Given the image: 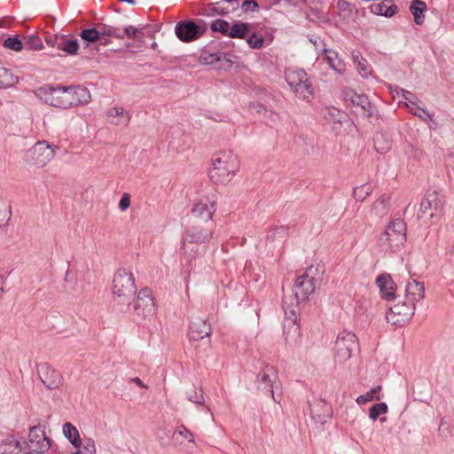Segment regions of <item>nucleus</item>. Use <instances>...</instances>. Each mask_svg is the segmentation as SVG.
Here are the masks:
<instances>
[{
	"mask_svg": "<svg viewBox=\"0 0 454 454\" xmlns=\"http://www.w3.org/2000/svg\"><path fill=\"white\" fill-rule=\"evenodd\" d=\"M37 95L46 104L59 108H68L85 104L90 98L89 90L80 85L64 87L47 84L38 89Z\"/></svg>",
	"mask_w": 454,
	"mask_h": 454,
	"instance_id": "nucleus-1",
	"label": "nucleus"
},
{
	"mask_svg": "<svg viewBox=\"0 0 454 454\" xmlns=\"http://www.w3.org/2000/svg\"><path fill=\"white\" fill-rule=\"evenodd\" d=\"M112 292L119 311L127 312L137 293L133 274L125 269L117 270L113 278Z\"/></svg>",
	"mask_w": 454,
	"mask_h": 454,
	"instance_id": "nucleus-2",
	"label": "nucleus"
},
{
	"mask_svg": "<svg viewBox=\"0 0 454 454\" xmlns=\"http://www.w3.org/2000/svg\"><path fill=\"white\" fill-rule=\"evenodd\" d=\"M214 236L213 229L209 226L202 227L199 224H193L185 229L182 236V251L191 262L195 254L205 251L207 244Z\"/></svg>",
	"mask_w": 454,
	"mask_h": 454,
	"instance_id": "nucleus-3",
	"label": "nucleus"
},
{
	"mask_svg": "<svg viewBox=\"0 0 454 454\" xmlns=\"http://www.w3.org/2000/svg\"><path fill=\"white\" fill-rule=\"evenodd\" d=\"M239 168L238 157L231 151L220 152L213 160L208 176L215 184H225Z\"/></svg>",
	"mask_w": 454,
	"mask_h": 454,
	"instance_id": "nucleus-4",
	"label": "nucleus"
},
{
	"mask_svg": "<svg viewBox=\"0 0 454 454\" xmlns=\"http://www.w3.org/2000/svg\"><path fill=\"white\" fill-rule=\"evenodd\" d=\"M406 241V223L396 218L389 223L379 238V244L385 252H396Z\"/></svg>",
	"mask_w": 454,
	"mask_h": 454,
	"instance_id": "nucleus-5",
	"label": "nucleus"
},
{
	"mask_svg": "<svg viewBox=\"0 0 454 454\" xmlns=\"http://www.w3.org/2000/svg\"><path fill=\"white\" fill-rule=\"evenodd\" d=\"M286 81L294 95L301 100L309 101L314 95V88L308 74L301 68H287Z\"/></svg>",
	"mask_w": 454,
	"mask_h": 454,
	"instance_id": "nucleus-6",
	"label": "nucleus"
},
{
	"mask_svg": "<svg viewBox=\"0 0 454 454\" xmlns=\"http://www.w3.org/2000/svg\"><path fill=\"white\" fill-rule=\"evenodd\" d=\"M313 267L310 266L299 276L293 286V294L287 296L288 301H293L294 308L298 309L299 304L302 301H306L309 295L314 294L317 286L318 279L312 276Z\"/></svg>",
	"mask_w": 454,
	"mask_h": 454,
	"instance_id": "nucleus-7",
	"label": "nucleus"
},
{
	"mask_svg": "<svg viewBox=\"0 0 454 454\" xmlns=\"http://www.w3.org/2000/svg\"><path fill=\"white\" fill-rule=\"evenodd\" d=\"M283 309L286 317L283 322L284 336L286 343L289 346L297 342L301 335L300 326L297 324V310L293 301L290 302L286 296L283 298Z\"/></svg>",
	"mask_w": 454,
	"mask_h": 454,
	"instance_id": "nucleus-8",
	"label": "nucleus"
},
{
	"mask_svg": "<svg viewBox=\"0 0 454 454\" xmlns=\"http://www.w3.org/2000/svg\"><path fill=\"white\" fill-rule=\"evenodd\" d=\"M207 28V24L202 20H183L176 24L175 34L181 42L191 43L205 35Z\"/></svg>",
	"mask_w": 454,
	"mask_h": 454,
	"instance_id": "nucleus-9",
	"label": "nucleus"
},
{
	"mask_svg": "<svg viewBox=\"0 0 454 454\" xmlns=\"http://www.w3.org/2000/svg\"><path fill=\"white\" fill-rule=\"evenodd\" d=\"M44 427L39 423L29 428L28 442L27 443L28 451L24 454H45L48 450L55 451L51 440L45 434Z\"/></svg>",
	"mask_w": 454,
	"mask_h": 454,
	"instance_id": "nucleus-10",
	"label": "nucleus"
},
{
	"mask_svg": "<svg viewBox=\"0 0 454 454\" xmlns=\"http://www.w3.org/2000/svg\"><path fill=\"white\" fill-rule=\"evenodd\" d=\"M445 199L436 190H427L421 203L420 212L428 215L433 220H439L443 212Z\"/></svg>",
	"mask_w": 454,
	"mask_h": 454,
	"instance_id": "nucleus-11",
	"label": "nucleus"
},
{
	"mask_svg": "<svg viewBox=\"0 0 454 454\" xmlns=\"http://www.w3.org/2000/svg\"><path fill=\"white\" fill-rule=\"evenodd\" d=\"M156 305L150 288H142L134 304V317L137 319L151 318L156 314Z\"/></svg>",
	"mask_w": 454,
	"mask_h": 454,
	"instance_id": "nucleus-12",
	"label": "nucleus"
},
{
	"mask_svg": "<svg viewBox=\"0 0 454 454\" xmlns=\"http://www.w3.org/2000/svg\"><path fill=\"white\" fill-rule=\"evenodd\" d=\"M335 359L344 363L351 357L352 353L358 349L356 336L352 333H341L335 341Z\"/></svg>",
	"mask_w": 454,
	"mask_h": 454,
	"instance_id": "nucleus-13",
	"label": "nucleus"
},
{
	"mask_svg": "<svg viewBox=\"0 0 454 454\" xmlns=\"http://www.w3.org/2000/svg\"><path fill=\"white\" fill-rule=\"evenodd\" d=\"M415 304L408 301L395 303L387 312L386 318L388 323L396 326H403L412 317Z\"/></svg>",
	"mask_w": 454,
	"mask_h": 454,
	"instance_id": "nucleus-14",
	"label": "nucleus"
},
{
	"mask_svg": "<svg viewBox=\"0 0 454 454\" xmlns=\"http://www.w3.org/2000/svg\"><path fill=\"white\" fill-rule=\"evenodd\" d=\"M277 380L278 372L275 369V367L266 365L262 371H260L257 373L255 383L258 390L262 391L264 394H270L274 402L279 403L280 395H278L277 396L273 390Z\"/></svg>",
	"mask_w": 454,
	"mask_h": 454,
	"instance_id": "nucleus-15",
	"label": "nucleus"
},
{
	"mask_svg": "<svg viewBox=\"0 0 454 454\" xmlns=\"http://www.w3.org/2000/svg\"><path fill=\"white\" fill-rule=\"evenodd\" d=\"M59 149V147L58 145H49V143L45 140L38 141L28 151V157L30 158L33 164L42 168L52 160L56 151Z\"/></svg>",
	"mask_w": 454,
	"mask_h": 454,
	"instance_id": "nucleus-16",
	"label": "nucleus"
},
{
	"mask_svg": "<svg viewBox=\"0 0 454 454\" xmlns=\"http://www.w3.org/2000/svg\"><path fill=\"white\" fill-rule=\"evenodd\" d=\"M215 211V200L207 197L193 205L191 214L195 219L208 223Z\"/></svg>",
	"mask_w": 454,
	"mask_h": 454,
	"instance_id": "nucleus-17",
	"label": "nucleus"
},
{
	"mask_svg": "<svg viewBox=\"0 0 454 454\" xmlns=\"http://www.w3.org/2000/svg\"><path fill=\"white\" fill-rule=\"evenodd\" d=\"M37 372L41 381L48 389H56L62 384L61 374L47 363L39 364Z\"/></svg>",
	"mask_w": 454,
	"mask_h": 454,
	"instance_id": "nucleus-18",
	"label": "nucleus"
},
{
	"mask_svg": "<svg viewBox=\"0 0 454 454\" xmlns=\"http://www.w3.org/2000/svg\"><path fill=\"white\" fill-rule=\"evenodd\" d=\"M211 333L210 324L206 320L196 319L191 322L188 334L191 340H199L209 337Z\"/></svg>",
	"mask_w": 454,
	"mask_h": 454,
	"instance_id": "nucleus-19",
	"label": "nucleus"
},
{
	"mask_svg": "<svg viewBox=\"0 0 454 454\" xmlns=\"http://www.w3.org/2000/svg\"><path fill=\"white\" fill-rule=\"evenodd\" d=\"M239 7V0H222L220 2L208 4L206 11L207 14H219L222 16L234 12Z\"/></svg>",
	"mask_w": 454,
	"mask_h": 454,
	"instance_id": "nucleus-20",
	"label": "nucleus"
},
{
	"mask_svg": "<svg viewBox=\"0 0 454 454\" xmlns=\"http://www.w3.org/2000/svg\"><path fill=\"white\" fill-rule=\"evenodd\" d=\"M350 102L353 107L356 108L355 112L365 117H371L373 114L374 106L372 105L367 96L363 94H354L350 98Z\"/></svg>",
	"mask_w": 454,
	"mask_h": 454,
	"instance_id": "nucleus-21",
	"label": "nucleus"
},
{
	"mask_svg": "<svg viewBox=\"0 0 454 454\" xmlns=\"http://www.w3.org/2000/svg\"><path fill=\"white\" fill-rule=\"evenodd\" d=\"M376 283L380 288V294L384 299L391 300L394 298L396 285L389 275H380L376 279Z\"/></svg>",
	"mask_w": 454,
	"mask_h": 454,
	"instance_id": "nucleus-22",
	"label": "nucleus"
},
{
	"mask_svg": "<svg viewBox=\"0 0 454 454\" xmlns=\"http://www.w3.org/2000/svg\"><path fill=\"white\" fill-rule=\"evenodd\" d=\"M425 287L424 285L417 280H411L407 283L405 288V300L415 304L424 298Z\"/></svg>",
	"mask_w": 454,
	"mask_h": 454,
	"instance_id": "nucleus-23",
	"label": "nucleus"
},
{
	"mask_svg": "<svg viewBox=\"0 0 454 454\" xmlns=\"http://www.w3.org/2000/svg\"><path fill=\"white\" fill-rule=\"evenodd\" d=\"M79 48L78 40L72 35H61L58 50L63 51L67 55H76Z\"/></svg>",
	"mask_w": 454,
	"mask_h": 454,
	"instance_id": "nucleus-24",
	"label": "nucleus"
},
{
	"mask_svg": "<svg viewBox=\"0 0 454 454\" xmlns=\"http://www.w3.org/2000/svg\"><path fill=\"white\" fill-rule=\"evenodd\" d=\"M23 447L13 435L5 438L0 444V454H21Z\"/></svg>",
	"mask_w": 454,
	"mask_h": 454,
	"instance_id": "nucleus-25",
	"label": "nucleus"
},
{
	"mask_svg": "<svg viewBox=\"0 0 454 454\" xmlns=\"http://www.w3.org/2000/svg\"><path fill=\"white\" fill-rule=\"evenodd\" d=\"M325 58L324 59L329 64L332 69L337 74H341L345 72V63L339 58L338 53L331 50H324Z\"/></svg>",
	"mask_w": 454,
	"mask_h": 454,
	"instance_id": "nucleus-26",
	"label": "nucleus"
},
{
	"mask_svg": "<svg viewBox=\"0 0 454 454\" xmlns=\"http://www.w3.org/2000/svg\"><path fill=\"white\" fill-rule=\"evenodd\" d=\"M389 195L382 194L372 206L371 215L382 217L388 212Z\"/></svg>",
	"mask_w": 454,
	"mask_h": 454,
	"instance_id": "nucleus-27",
	"label": "nucleus"
},
{
	"mask_svg": "<svg viewBox=\"0 0 454 454\" xmlns=\"http://www.w3.org/2000/svg\"><path fill=\"white\" fill-rule=\"evenodd\" d=\"M63 434L74 448H80L82 446L79 432L71 423L67 422L63 425Z\"/></svg>",
	"mask_w": 454,
	"mask_h": 454,
	"instance_id": "nucleus-28",
	"label": "nucleus"
},
{
	"mask_svg": "<svg viewBox=\"0 0 454 454\" xmlns=\"http://www.w3.org/2000/svg\"><path fill=\"white\" fill-rule=\"evenodd\" d=\"M250 25L246 22L238 21L230 27L228 36L231 38L243 39L249 33Z\"/></svg>",
	"mask_w": 454,
	"mask_h": 454,
	"instance_id": "nucleus-29",
	"label": "nucleus"
},
{
	"mask_svg": "<svg viewBox=\"0 0 454 454\" xmlns=\"http://www.w3.org/2000/svg\"><path fill=\"white\" fill-rule=\"evenodd\" d=\"M410 10L414 16L416 24L420 25L424 21V12L427 10V5L420 0H413L410 6Z\"/></svg>",
	"mask_w": 454,
	"mask_h": 454,
	"instance_id": "nucleus-30",
	"label": "nucleus"
},
{
	"mask_svg": "<svg viewBox=\"0 0 454 454\" xmlns=\"http://www.w3.org/2000/svg\"><path fill=\"white\" fill-rule=\"evenodd\" d=\"M214 43L215 42H211L208 47H213ZM221 55L222 54L220 52H210L207 46L201 50L200 61L205 65H212L221 60Z\"/></svg>",
	"mask_w": 454,
	"mask_h": 454,
	"instance_id": "nucleus-31",
	"label": "nucleus"
},
{
	"mask_svg": "<svg viewBox=\"0 0 454 454\" xmlns=\"http://www.w3.org/2000/svg\"><path fill=\"white\" fill-rule=\"evenodd\" d=\"M108 117H119L120 119L114 122L115 125L127 126L130 121L129 114L122 107H113L107 112Z\"/></svg>",
	"mask_w": 454,
	"mask_h": 454,
	"instance_id": "nucleus-32",
	"label": "nucleus"
},
{
	"mask_svg": "<svg viewBox=\"0 0 454 454\" xmlns=\"http://www.w3.org/2000/svg\"><path fill=\"white\" fill-rule=\"evenodd\" d=\"M80 37L82 40L83 48L100 40L98 31L95 27L82 29L80 32Z\"/></svg>",
	"mask_w": 454,
	"mask_h": 454,
	"instance_id": "nucleus-33",
	"label": "nucleus"
},
{
	"mask_svg": "<svg viewBox=\"0 0 454 454\" xmlns=\"http://www.w3.org/2000/svg\"><path fill=\"white\" fill-rule=\"evenodd\" d=\"M18 82V77L14 76L10 70L0 66V88H10Z\"/></svg>",
	"mask_w": 454,
	"mask_h": 454,
	"instance_id": "nucleus-34",
	"label": "nucleus"
},
{
	"mask_svg": "<svg viewBox=\"0 0 454 454\" xmlns=\"http://www.w3.org/2000/svg\"><path fill=\"white\" fill-rule=\"evenodd\" d=\"M382 387L381 386H377L372 387L370 391L365 393L364 395H361L356 398V403L358 404H364L371 401H380L381 399V395H380Z\"/></svg>",
	"mask_w": 454,
	"mask_h": 454,
	"instance_id": "nucleus-35",
	"label": "nucleus"
},
{
	"mask_svg": "<svg viewBox=\"0 0 454 454\" xmlns=\"http://www.w3.org/2000/svg\"><path fill=\"white\" fill-rule=\"evenodd\" d=\"M337 9L338 13L342 20H348L352 16L356 7L346 0H338Z\"/></svg>",
	"mask_w": 454,
	"mask_h": 454,
	"instance_id": "nucleus-36",
	"label": "nucleus"
},
{
	"mask_svg": "<svg viewBox=\"0 0 454 454\" xmlns=\"http://www.w3.org/2000/svg\"><path fill=\"white\" fill-rule=\"evenodd\" d=\"M307 18L312 22L317 23V24H327L329 23V19L325 15V13L318 9H309L307 12Z\"/></svg>",
	"mask_w": 454,
	"mask_h": 454,
	"instance_id": "nucleus-37",
	"label": "nucleus"
},
{
	"mask_svg": "<svg viewBox=\"0 0 454 454\" xmlns=\"http://www.w3.org/2000/svg\"><path fill=\"white\" fill-rule=\"evenodd\" d=\"M373 191L372 184H364L361 186L356 187L353 191L354 198L356 200L364 201L369 197Z\"/></svg>",
	"mask_w": 454,
	"mask_h": 454,
	"instance_id": "nucleus-38",
	"label": "nucleus"
},
{
	"mask_svg": "<svg viewBox=\"0 0 454 454\" xmlns=\"http://www.w3.org/2000/svg\"><path fill=\"white\" fill-rule=\"evenodd\" d=\"M186 397L190 402L200 405H203L205 402L202 387L188 390L186 392Z\"/></svg>",
	"mask_w": 454,
	"mask_h": 454,
	"instance_id": "nucleus-39",
	"label": "nucleus"
},
{
	"mask_svg": "<svg viewBox=\"0 0 454 454\" xmlns=\"http://www.w3.org/2000/svg\"><path fill=\"white\" fill-rule=\"evenodd\" d=\"M387 410L388 408L386 403H374L369 410V417L372 420H376L380 415L386 414Z\"/></svg>",
	"mask_w": 454,
	"mask_h": 454,
	"instance_id": "nucleus-40",
	"label": "nucleus"
},
{
	"mask_svg": "<svg viewBox=\"0 0 454 454\" xmlns=\"http://www.w3.org/2000/svg\"><path fill=\"white\" fill-rule=\"evenodd\" d=\"M210 27L214 32H219L224 35H228L230 32L229 22L222 19H218L213 21L210 25Z\"/></svg>",
	"mask_w": 454,
	"mask_h": 454,
	"instance_id": "nucleus-41",
	"label": "nucleus"
},
{
	"mask_svg": "<svg viewBox=\"0 0 454 454\" xmlns=\"http://www.w3.org/2000/svg\"><path fill=\"white\" fill-rule=\"evenodd\" d=\"M371 11L374 14L392 17L394 15V11H388L387 9V4L385 2L374 3L371 5Z\"/></svg>",
	"mask_w": 454,
	"mask_h": 454,
	"instance_id": "nucleus-42",
	"label": "nucleus"
},
{
	"mask_svg": "<svg viewBox=\"0 0 454 454\" xmlns=\"http://www.w3.org/2000/svg\"><path fill=\"white\" fill-rule=\"evenodd\" d=\"M3 45L14 51H20L23 49V43L18 36L7 37L4 41Z\"/></svg>",
	"mask_w": 454,
	"mask_h": 454,
	"instance_id": "nucleus-43",
	"label": "nucleus"
},
{
	"mask_svg": "<svg viewBox=\"0 0 454 454\" xmlns=\"http://www.w3.org/2000/svg\"><path fill=\"white\" fill-rule=\"evenodd\" d=\"M405 106L407 108H409L410 110V113H411L412 114L418 116L419 118H420L421 120L425 121H428L429 120H431V115L428 114V112L423 108L422 106L419 105H417L416 106H410V105L408 103L405 102Z\"/></svg>",
	"mask_w": 454,
	"mask_h": 454,
	"instance_id": "nucleus-44",
	"label": "nucleus"
},
{
	"mask_svg": "<svg viewBox=\"0 0 454 454\" xmlns=\"http://www.w3.org/2000/svg\"><path fill=\"white\" fill-rule=\"evenodd\" d=\"M176 434L184 437L189 442L194 443L193 434L190 430H188L184 425H181L180 427H177V429L174 432L172 437L175 439Z\"/></svg>",
	"mask_w": 454,
	"mask_h": 454,
	"instance_id": "nucleus-45",
	"label": "nucleus"
},
{
	"mask_svg": "<svg viewBox=\"0 0 454 454\" xmlns=\"http://www.w3.org/2000/svg\"><path fill=\"white\" fill-rule=\"evenodd\" d=\"M26 43L31 50H41L43 46L42 39L35 35H31L26 37Z\"/></svg>",
	"mask_w": 454,
	"mask_h": 454,
	"instance_id": "nucleus-46",
	"label": "nucleus"
},
{
	"mask_svg": "<svg viewBox=\"0 0 454 454\" xmlns=\"http://www.w3.org/2000/svg\"><path fill=\"white\" fill-rule=\"evenodd\" d=\"M247 42L252 49H261L263 46L264 39L262 36L253 33L251 35H249Z\"/></svg>",
	"mask_w": 454,
	"mask_h": 454,
	"instance_id": "nucleus-47",
	"label": "nucleus"
},
{
	"mask_svg": "<svg viewBox=\"0 0 454 454\" xmlns=\"http://www.w3.org/2000/svg\"><path fill=\"white\" fill-rule=\"evenodd\" d=\"M95 28L98 31V35L101 38H104V36L111 37V31H112V26L104 24V23H98L95 27Z\"/></svg>",
	"mask_w": 454,
	"mask_h": 454,
	"instance_id": "nucleus-48",
	"label": "nucleus"
},
{
	"mask_svg": "<svg viewBox=\"0 0 454 454\" xmlns=\"http://www.w3.org/2000/svg\"><path fill=\"white\" fill-rule=\"evenodd\" d=\"M340 115V112L338 109L334 107L327 108L326 114H325V118L333 122H341Z\"/></svg>",
	"mask_w": 454,
	"mask_h": 454,
	"instance_id": "nucleus-49",
	"label": "nucleus"
},
{
	"mask_svg": "<svg viewBox=\"0 0 454 454\" xmlns=\"http://www.w3.org/2000/svg\"><path fill=\"white\" fill-rule=\"evenodd\" d=\"M125 36L137 39L144 35V32L141 29H137L132 26L124 27Z\"/></svg>",
	"mask_w": 454,
	"mask_h": 454,
	"instance_id": "nucleus-50",
	"label": "nucleus"
},
{
	"mask_svg": "<svg viewBox=\"0 0 454 454\" xmlns=\"http://www.w3.org/2000/svg\"><path fill=\"white\" fill-rule=\"evenodd\" d=\"M382 138H383L382 135L376 136L374 138L375 150L381 154L385 153L390 148V145H389L388 141H386L383 145H380V139H382Z\"/></svg>",
	"mask_w": 454,
	"mask_h": 454,
	"instance_id": "nucleus-51",
	"label": "nucleus"
},
{
	"mask_svg": "<svg viewBox=\"0 0 454 454\" xmlns=\"http://www.w3.org/2000/svg\"><path fill=\"white\" fill-rule=\"evenodd\" d=\"M244 12H253L258 11L259 5L255 0H245L241 4Z\"/></svg>",
	"mask_w": 454,
	"mask_h": 454,
	"instance_id": "nucleus-52",
	"label": "nucleus"
},
{
	"mask_svg": "<svg viewBox=\"0 0 454 454\" xmlns=\"http://www.w3.org/2000/svg\"><path fill=\"white\" fill-rule=\"evenodd\" d=\"M400 90L402 92L403 98L411 105H412V106H416L419 104H422V102L411 92L405 90L403 89H401Z\"/></svg>",
	"mask_w": 454,
	"mask_h": 454,
	"instance_id": "nucleus-53",
	"label": "nucleus"
},
{
	"mask_svg": "<svg viewBox=\"0 0 454 454\" xmlns=\"http://www.w3.org/2000/svg\"><path fill=\"white\" fill-rule=\"evenodd\" d=\"M357 71L362 77L366 78L371 74L370 67L365 59L357 61Z\"/></svg>",
	"mask_w": 454,
	"mask_h": 454,
	"instance_id": "nucleus-54",
	"label": "nucleus"
},
{
	"mask_svg": "<svg viewBox=\"0 0 454 454\" xmlns=\"http://www.w3.org/2000/svg\"><path fill=\"white\" fill-rule=\"evenodd\" d=\"M61 35L49 34L45 35L44 40L46 43L52 47L59 49V43L60 41Z\"/></svg>",
	"mask_w": 454,
	"mask_h": 454,
	"instance_id": "nucleus-55",
	"label": "nucleus"
},
{
	"mask_svg": "<svg viewBox=\"0 0 454 454\" xmlns=\"http://www.w3.org/2000/svg\"><path fill=\"white\" fill-rule=\"evenodd\" d=\"M130 206V196L129 193H123L120 201L119 208L121 211H125Z\"/></svg>",
	"mask_w": 454,
	"mask_h": 454,
	"instance_id": "nucleus-56",
	"label": "nucleus"
},
{
	"mask_svg": "<svg viewBox=\"0 0 454 454\" xmlns=\"http://www.w3.org/2000/svg\"><path fill=\"white\" fill-rule=\"evenodd\" d=\"M438 430L442 437L447 438L451 434V430L449 425L444 421V419H442Z\"/></svg>",
	"mask_w": 454,
	"mask_h": 454,
	"instance_id": "nucleus-57",
	"label": "nucleus"
},
{
	"mask_svg": "<svg viewBox=\"0 0 454 454\" xmlns=\"http://www.w3.org/2000/svg\"><path fill=\"white\" fill-rule=\"evenodd\" d=\"M111 37L123 39L125 37L124 28H120L112 26Z\"/></svg>",
	"mask_w": 454,
	"mask_h": 454,
	"instance_id": "nucleus-58",
	"label": "nucleus"
},
{
	"mask_svg": "<svg viewBox=\"0 0 454 454\" xmlns=\"http://www.w3.org/2000/svg\"><path fill=\"white\" fill-rule=\"evenodd\" d=\"M76 450L73 454H95L96 450H91L89 447L82 445L80 448H75Z\"/></svg>",
	"mask_w": 454,
	"mask_h": 454,
	"instance_id": "nucleus-59",
	"label": "nucleus"
},
{
	"mask_svg": "<svg viewBox=\"0 0 454 454\" xmlns=\"http://www.w3.org/2000/svg\"><path fill=\"white\" fill-rule=\"evenodd\" d=\"M82 445L89 447L91 450H96L95 442L91 438H85L83 442L82 441Z\"/></svg>",
	"mask_w": 454,
	"mask_h": 454,
	"instance_id": "nucleus-60",
	"label": "nucleus"
},
{
	"mask_svg": "<svg viewBox=\"0 0 454 454\" xmlns=\"http://www.w3.org/2000/svg\"><path fill=\"white\" fill-rule=\"evenodd\" d=\"M131 381L137 384L138 387L142 388H145L146 386L144 384V382L137 377L131 379Z\"/></svg>",
	"mask_w": 454,
	"mask_h": 454,
	"instance_id": "nucleus-61",
	"label": "nucleus"
},
{
	"mask_svg": "<svg viewBox=\"0 0 454 454\" xmlns=\"http://www.w3.org/2000/svg\"><path fill=\"white\" fill-rule=\"evenodd\" d=\"M100 40H101L100 41V44L101 45H105L106 46V45H108L111 43L109 37H107V36H104V38H101Z\"/></svg>",
	"mask_w": 454,
	"mask_h": 454,
	"instance_id": "nucleus-62",
	"label": "nucleus"
},
{
	"mask_svg": "<svg viewBox=\"0 0 454 454\" xmlns=\"http://www.w3.org/2000/svg\"><path fill=\"white\" fill-rule=\"evenodd\" d=\"M387 9L388 11H394V14H395L396 12V11H397V6L395 5V4H390V5L387 4Z\"/></svg>",
	"mask_w": 454,
	"mask_h": 454,
	"instance_id": "nucleus-63",
	"label": "nucleus"
},
{
	"mask_svg": "<svg viewBox=\"0 0 454 454\" xmlns=\"http://www.w3.org/2000/svg\"><path fill=\"white\" fill-rule=\"evenodd\" d=\"M4 293V282L2 280V278H0V297L2 296Z\"/></svg>",
	"mask_w": 454,
	"mask_h": 454,
	"instance_id": "nucleus-64",
	"label": "nucleus"
}]
</instances>
